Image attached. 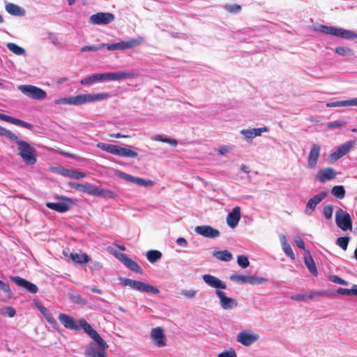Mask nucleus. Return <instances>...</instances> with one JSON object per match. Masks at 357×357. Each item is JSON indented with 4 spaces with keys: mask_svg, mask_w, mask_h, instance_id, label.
Here are the masks:
<instances>
[{
    "mask_svg": "<svg viewBox=\"0 0 357 357\" xmlns=\"http://www.w3.org/2000/svg\"><path fill=\"white\" fill-rule=\"evenodd\" d=\"M121 284L123 286H128L130 288L139 291L149 292L153 294H158L160 292L158 289L149 283L134 280L130 278L122 279Z\"/></svg>",
    "mask_w": 357,
    "mask_h": 357,
    "instance_id": "39448f33",
    "label": "nucleus"
},
{
    "mask_svg": "<svg viewBox=\"0 0 357 357\" xmlns=\"http://www.w3.org/2000/svg\"><path fill=\"white\" fill-rule=\"evenodd\" d=\"M351 50L343 47H337L335 48V52L340 55H345L347 52H350Z\"/></svg>",
    "mask_w": 357,
    "mask_h": 357,
    "instance_id": "e2e57ef3",
    "label": "nucleus"
},
{
    "mask_svg": "<svg viewBox=\"0 0 357 357\" xmlns=\"http://www.w3.org/2000/svg\"><path fill=\"white\" fill-rule=\"evenodd\" d=\"M98 197H102L107 199H115L117 196L116 195L109 190H105L100 188L98 192Z\"/></svg>",
    "mask_w": 357,
    "mask_h": 357,
    "instance_id": "79ce46f5",
    "label": "nucleus"
},
{
    "mask_svg": "<svg viewBox=\"0 0 357 357\" xmlns=\"http://www.w3.org/2000/svg\"><path fill=\"white\" fill-rule=\"evenodd\" d=\"M331 280L335 283H337L342 285H347V282L337 275H333L331 278Z\"/></svg>",
    "mask_w": 357,
    "mask_h": 357,
    "instance_id": "4d7b16f0",
    "label": "nucleus"
},
{
    "mask_svg": "<svg viewBox=\"0 0 357 357\" xmlns=\"http://www.w3.org/2000/svg\"><path fill=\"white\" fill-rule=\"evenodd\" d=\"M69 299L71 302L76 304L85 305L86 300L78 294L72 293L69 295Z\"/></svg>",
    "mask_w": 357,
    "mask_h": 357,
    "instance_id": "58836bf2",
    "label": "nucleus"
},
{
    "mask_svg": "<svg viewBox=\"0 0 357 357\" xmlns=\"http://www.w3.org/2000/svg\"><path fill=\"white\" fill-rule=\"evenodd\" d=\"M10 280L16 285L26 289L27 291L30 293L36 294L38 291V288L35 284L22 278H20V276L12 277Z\"/></svg>",
    "mask_w": 357,
    "mask_h": 357,
    "instance_id": "4468645a",
    "label": "nucleus"
},
{
    "mask_svg": "<svg viewBox=\"0 0 357 357\" xmlns=\"http://www.w3.org/2000/svg\"><path fill=\"white\" fill-rule=\"evenodd\" d=\"M34 303L39 311L43 314L47 321L52 325L56 324V321L54 318L52 314L38 301H34Z\"/></svg>",
    "mask_w": 357,
    "mask_h": 357,
    "instance_id": "393cba45",
    "label": "nucleus"
},
{
    "mask_svg": "<svg viewBox=\"0 0 357 357\" xmlns=\"http://www.w3.org/2000/svg\"><path fill=\"white\" fill-rule=\"evenodd\" d=\"M350 238L349 236H342L339 237L336 243L337 245H339L343 250H346L348 247V244L349 242Z\"/></svg>",
    "mask_w": 357,
    "mask_h": 357,
    "instance_id": "37998d69",
    "label": "nucleus"
},
{
    "mask_svg": "<svg viewBox=\"0 0 357 357\" xmlns=\"http://www.w3.org/2000/svg\"><path fill=\"white\" fill-rule=\"evenodd\" d=\"M135 76L134 73L129 72H116L106 73L107 80H121L132 78Z\"/></svg>",
    "mask_w": 357,
    "mask_h": 357,
    "instance_id": "5701e85b",
    "label": "nucleus"
},
{
    "mask_svg": "<svg viewBox=\"0 0 357 357\" xmlns=\"http://www.w3.org/2000/svg\"><path fill=\"white\" fill-rule=\"evenodd\" d=\"M8 49L16 55H23L25 53V50L13 43H8L7 44Z\"/></svg>",
    "mask_w": 357,
    "mask_h": 357,
    "instance_id": "e433bc0d",
    "label": "nucleus"
},
{
    "mask_svg": "<svg viewBox=\"0 0 357 357\" xmlns=\"http://www.w3.org/2000/svg\"><path fill=\"white\" fill-rule=\"evenodd\" d=\"M97 147L102 151L121 157L136 158L138 155L135 151L112 144L100 142L97 144Z\"/></svg>",
    "mask_w": 357,
    "mask_h": 357,
    "instance_id": "20e7f679",
    "label": "nucleus"
},
{
    "mask_svg": "<svg viewBox=\"0 0 357 357\" xmlns=\"http://www.w3.org/2000/svg\"><path fill=\"white\" fill-rule=\"evenodd\" d=\"M6 11L13 15L22 16L24 14V10L19 6L9 3L6 6Z\"/></svg>",
    "mask_w": 357,
    "mask_h": 357,
    "instance_id": "cd10ccee",
    "label": "nucleus"
},
{
    "mask_svg": "<svg viewBox=\"0 0 357 357\" xmlns=\"http://www.w3.org/2000/svg\"><path fill=\"white\" fill-rule=\"evenodd\" d=\"M328 107L357 106V98L351 100L336 101L327 105Z\"/></svg>",
    "mask_w": 357,
    "mask_h": 357,
    "instance_id": "c756f323",
    "label": "nucleus"
},
{
    "mask_svg": "<svg viewBox=\"0 0 357 357\" xmlns=\"http://www.w3.org/2000/svg\"><path fill=\"white\" fill-rule=\"evenodd\" d=\"M61 174L63 176L70 177V178H76V179H80V178L85 177V174H84L81 172H78V171H75V170H70V169H63Z\"/></svg>",
    "mask_w": 357,
    "mask_h": 357,
    "instance_id": "7c9ffc66",
    "label": "nucleus"
},
{
    "mask_svg": "<svg viewBox=\"0 0 357 357\" xmlns=\"http://www.w3.org/2000/svg\"><path fill=\"white\" fill-rule=\"evenodd\" d=\"M304 262L310 272L313 275L317 276L318 275L317 266L309 251L305 250V253L304 255Z\"/></svg>",
    "mask_w": 357,
    "mask_h": 357,
    "instance_id": "a878e982",
    "label": "nucleus"
},
{
    "mask_svg": "<svg viewBox=\"0 0 357 357\" xmlns=\"http://www.w3.org/2000/svg\"><path fill=\"white\" fill-rule=\"evenodd\" d=\"M335 221L337 225L342 230L352 229V220L350 215L339 208L335 213Z\"/></svg>",
    "mask_w": 357,
    "mask_h": 357,
    "instance_id": "6e6552de",
    "label": "nucleus"
},
{
    "mask_svg": "<svg viewBox=\"0 0 357 357\" xmlns=\"http://www.w3.org/2000/svg\"><path fill=\"white\" fill-rule=\"evenodd\" d=\"M283 250L284 252V253L289 257H290L291 259H295V255L294 254V252L290 246L289 244L287 243H283Z\"/></svg>",
    "mask_w": 357,
    "mask_h": 357,
    "instance_id": "603ef678",
    "label": "nucleus"
},
{
    "mask_svg": "<svg viewBox=\"0 0 357 357\" xmlns=\"http://www.w3.org/2000/svg\"><path fill=\"white\" fill-rule=\"evenodd\" d=\"M195 231L199 235L210 238H217L220 234L218 229H214L209 225L197 226L195 229Z\"/></svg>",
    "mask_w": 357,
    "mask_h": 357,
    "instance_id": "dca6fc26",
    "label": "nucleus"
},
{
    "mask_svg": "<svg viewBox=\"0 0 357 357\" xmlns=\"http://www.w3.org/2000/svg\"><path fill=\"white\" fill-rule=\"evenodd\" d=\"M230 279L234 282L242 284L248 283L250 284H261L267 281V280L264 278H257L254 276L240 274H233L230 276Z\"/></svg>",
    "mask_w": 357,
    "mask_h": 357,
    "instance_id": "9b49d317",
    "label": "nucleus"
},
{
    "mask_svg": "<svg viewBox=\"0 0 357 357\" xmlns=\"http://www.w3.org/2000/svg\"><path fill=\"white\" fill-rule=\"evenodd\" d=\"M331 194L336 198L342 199L346 195L343 185H335L331 189Z\"/></svg>",
    "mask_w": 357,
    "mask_h": 357,
    "instance_id": "f704fd0d",
    "label": "nucleus"
},
{
    "mask_svg": "<svg viewBox=\"0 0 357 357\" xmlns=\"http://www.w3.org/2000/svg\"><path fill=\"white\" fill-rule=\"evenodd\" d=\"M94 82H95V81L91 75L86 77L80 80V84L82 85H88V84H91L92 83H94Z\"/></svg>",
    "mask_w": 357,
    "mask_h": 357,
    "instance_id": "680f3d73",
    "label": "nucleus"
},
{
    "mask_svg": "<svg viewBox=\"0 0 357 357\" xmlns=\"http://www.w3.org/2000/svg\"><path fill=\"white\" fill-rule=\"evenodd\" d=\"M91 76L93 77L95 82H100V81H107L106 73L94 74V75H92Z\"/></svg>",
    "mask_w": 357,
    "mask_h": 357,
    "instance_id": "6e6d98bb",
    "label": "nucleus"
},
{
    "mask_svg": "<svg viewBox=\"0 0 357 357\" xmlns=\"http://www.w3.org/2000/svg\"><path fill=\"white\" fill-rule=\"evenodd\" d=\"M354 142L349 141L347 143L342 144L337 149V150L339 151V152H340V153L342 155V156H344L345 154H347L351 150V149L354 146Z\"/></svg>",
    "mask_w": 357,
    "mask_h": 357,
    "instance_id": "ea45409f",
    "label": "nucleus"
},
{
    "mask_svg": "<svg viewBox=\"0 0 357 357\" xmlns=\"http://www.w3.org/2000/svg\"><path fill=\"white\" fill-rule=\"evenodd\" d=\"M321 146L319 144H313L307 158V166L310 169L316 167L320 155Z\"/></svg>",
    "mask_w": 357,
    "mask_h": 357,
    "instance_id": "a211bd4d",
    "label": "nucleus"
},
{
    "mask_svg": "<svg viewBox=\"0 0 357 357\" xmlns=\"http://www.w3.org/2000/svg\"><path fill=\"white\" fill-rule=\"evenodd\" d=\"M5 310V313L7 314L9 317H13L16 314L15 310L12 307H7Z\"/></svg>",
    "mask_w": 357,
    "mask_h": 357,
    "instance_id": "774afa93",
    "label": "nucleus"
},
{
    "mask_svg": "<svg viewBox=\"0 0 357 357\" xmlns=\"http://www.w3.org/2000/svg\"><path fill=\"white\" fill-rule=\"evenodd\" d=\"M155 139L160 142L169 143L174 146H176L177 145V141L176 139L167 138L160 135H157L155 137Z\"/></svg>",
    "mask_w": 357,
    "mask_h": 357,
    "instance_id": "de8ad7c7",
    "label": "nucleus"
},
{
    "mask_svg": "<svg viewBox=\"0 0 357 357\" xmlns=\"http://www.w3.org/2000/svg\"><path fill=\"white\" fill-rule=\"evenodd\" d=\"M259 338V335L246 331L240 332L237 335V341L246 347L251 345Z\"/></svg>",
    "mask_w": 357,
    "mask_h": 357,
    "instance_id": "f3484780",
    "label": "nucleus"
},
{
    "mask_svg": "<svg viewBox=\"0 0 357 357\" xmlns=\"http://www.w3.org/2000/svg\"><path fill=\"white\" fill-rule=\"evenodd\" d=\"M202 278L203 280L211 287L222 289L227 287L226 284L223 281L212 275L205 274L202 276Z\"/></svg>",
    "mask_w": 357,
    "mask_h": 357,
    "instance_id": "412c9836",
    "label": "nucleus"
},
{
    "mask_svg": "<svg viewBox=\"0 0 357 357\" xmlns=\"http://www.w3.org/2000/svg\"><path fill=\"white\" fill-rule=\"evenodd\" d=\"M109 97V94L107 93L96 94H79L75 96L68 98H61L56 99L55 103L56 105H73L76 106L82 105L86 102L100 101Z\"/></svg>",
    "mask_w": 357,
    "mask_h": 357,
    "instance_id": "f03ea898",
    "label": "nucleus"
},
{
    "mask_svg": "<svg viewBox=\"0 0 357 357\" xmlns=\"http://www.w3.org/2000/svg\"><path fill=\"white\" fill-rule=\"evenodd\" d=\"M328 195L327 192H321L319 194L314 195L310 198L305 207V213L311 214L315 209L317 204H319Z\"/></svg>",
    "mask_w": 357,
    "mask_h": 357,
    "instance_id": "aec40b11",
    "label": "nucleus"
},
{
    "mask_svg": "<svg viewBox=\"0 0 357 357\" xmlns=\"http://www.w3.org/2000/svg\"><path fill=\"white\" fill-rule=\"evenodd\" d=\"M127 178L129 181H130L135 183H137L139 185H142V186H151V185H153V184H154L153 181L145 180V179L141 178L135 177V176H132L130 175H127Z\"/></svg>",
    "mask_w": 357,
    "mask_h": 357,
    "instance_id": "473e14b6",
    "label": "nucleus"
},
{
    "mask_svg": "<svg viewBox=\"0 0 357 357\" xmlns=\"http://www.w3.org/2000/svg\"><path fill=\"white\" fill-rule=\"evenodd\" d=\"M218 357H236V354L234 351H225L220 353Z\"/></svg>",
    "mask_w": 357,
    "mask_h": 357,
    "instance_id": "052dcab7",
    "label": "nucleus"
},
{
    "mask_svg": "<svg viewBox=\"0 0 357 357\" xmlns=\"http://www.w3.org/2000/svg\"><path fill=\"white\" fill-rule=\"evenodd\" d=\"M295 243L300 249L304 250L305 251V243L302 238H301L299 236H296L295 238Z\"/></svg>",
    "mask_w": 357,
    "mask_h": 357,
    "instance_id": "0e129e2a",
    "label": "nucleus"
},
{
    "mask_svg": "<svg viewBox=\"0 0 357 357\" xmlns=\"http://www.w3.org/2000/svg\"><path fill=\"white\" fill-rule=\"evenodd\" d=\"M144 42V38L141 36L136 38H131L128 40L121 41L123 50L132 49L139 46Z\"/></svg>",
    "mask_w": 357,
    "mask_h": 357,
    "instance_id": "bb28decb",
    "label": "nucleus"
},
{
    "mask_svg": "<svg viewBox=\"0 0 357 357\" xmlns=\"http://www.w3.org/2000/svg\"><path fill=\"white\" fill-rule=\"evenodd\" d=\"M100 188L92 184L86 183L84 192L91 195L98 196Z\"/></svg>",
    "mask_w": 357,
    "mask_h": 357,
    "instance_id": "a19ab883",
    "label": "nucleus"
},
{
    "mask_svg": "<svg viewBox=\"0 0 357 357\" xmlns=\"http://www.w3.org/2000/svg\"><path fill=\"white\" fill-rule=\"evenodd\" d=\"M102 47H101V45H98V46H96V45H86V46H83L81 48V52H88V51H97Z\"/></svg>",
    "mask_w": 357,
    "mask_h": 357,
    "instance_id": "864d4df0",
    "label": "nucleus"
},
{
    "mask_svg": "<svg viewBox=\"0 0 357 357\" xmlns=\"http://www.w3.org/2000/svg\"><path fill=\"white\" fill-rule=\"evenodd\" d=\"M268 131L267 128L262 127L259 128L244 129L241 131V134L247 139H252L255 137L260 136L262 132Z\"/></svg>",
    "mask_w": 357,
    "mask_h": 357,
    "instance_id": "b1692460",
    "label": "nucleus"
},
{
    "mask_svg": "<svg viewBox=\"0 0 357 357\" xmlns=\"http://www.w3.org/2000/svg\"><path fill=\"white\" fill-rule=\"evenodd\" d=\"M14 141L18 145L19 155L22 157L24 162L28 165L35 164L37 161L35 148L26 142L20 139L18 137Z\"/></svg>",
    "mask_w": 357,
    "mask_h": 357,
    "instance_id": "7ed1b4c3",
    "label": "nucleus"
},
{
    "mask_svg": "<svg viewBox=\"0 0 357 357\" xmlns=\"http://www.w3.org/2000/svg\"><path fill=\"white\" fill-rule=\"evenodd\" d=\"M18 89L26 96L36 100H43L47 96V93L43 89L33 85H20Z\"/></svg>",
    "mask_w": 357,
    "mask_h": 357,
    "instance_id": "0eeeda50",
    "label": "nucleus"
},
{
    "mask_svg": "<svg viewBox=\"0 0 357 357\" xmlns=\"http://www.w3.org/2000/svg\"><path fill=\"white\" fill-rule=\"evenodd\" d=\"M49 38L51 40V42L56 46L60 47L61 43L56 36L54 34L50 33H49Z\"/></svg>",
    "mask_w": 357,
    "mask_h": 357,
    "instance_id": "bf43d9fd",
    "label": "nucleus"
},
{
    "mask_svg": "<svg viewBox=\"0 0 357 357\" xmlns=\"http://www.w3.org/2000/svg\"><path fill=\"white\" fill-rule=\"evenodd\" d=\"M237 263L241 268H247L249 264L248 258L245 255H239L237 258Z\"/></svg>",
    "mask_w": 357,
    "mask_h": 357,
    "instance_id": "8fccbe9b",
    "label": "nucleus"
},
{
    "mask_svg": "<svg viewBox=\"0 0 357 357\" xmlns=\"http://www.w3.org/2000/svg\"><path fill=\"white\" fill-rule=\"evenodd\" d=\"M336 176L337 172L333 168L326 167L319 169L317 172L316 178L319 182L324 183L335 178Z\"/></svg>",
    "mask_w": 357,
    "mask_h": 357,
    "instance_id": "6ab92c4d",
    "label": "nucleus"
},
{
    "mask_svg": "<svg viewBox=\"0 0 357 357\" xmlns=\"http://www.w3.org/2000/svg\"><path fill=\"white\" fill-rule=\"evenodd\" d=\"M70 258L75 263L77 264H86L89 261V257L86 253H71Z\"/></svg>",
    "mask_w": 357,
    "mask_h": 357,
    "instance_id": "2f4dec72",
    "label": "nucleus"
},
{
    "mask_svg": "<svg viewBox=\"0 0 357 357\" xmlns=\"http://www.w3.org/2000/svg\"><path fill=\"white\" fill-rule=\"evenodd\" d=\"M112 254L130 270L139 274L143 273V271L140 266L135 261L129 258L127 255L117 251H114Z\"/></svg>",
    "mask_w": 357,
    "mask_h": 357,
    "instance_id": "1a4fd4ad",
    "label": "nucleus"
},
{
    "mask_svg": "<svg viewBox=\"0 0 357 357\" xmlns=\"http://www.w3.org/2000/svg\"><path fill=\"white\" fill-rule=\"evenodd\" d=\"M195 294L196 291L194 290H186L182 292V294L188 298H193L195 296Z\"/></svg>",
    "mask_w": 357,
    "mask_h": 357,
    "instance_id": "338daca9",
    "label": "nucleus"
},
{
    "mask_svg": "<svg viewBox=\"0 0 357 357\" xmlns=\"http://www.w3.org/2000/svg\"><path fill=\"white\" fill-rule=\"evenodd\" d=\"M114 20V15L110 13H98L89 18L93 24H108Z\"/></svg>",
    "mask_w": 357,
    "mask_h": 357,
    "instance_id": "ddd939ff",
    "label": "nucleus"
},
{
    "mask_svg": "<svg viewBox=\"0 0 357 357\" xmlns=\"http://www.w3.org/2000/svg\"><path fill=\"white\" fill-rule=\"evenodd\" d=\"M216 294L220 299L221 307L224 310H230L238 305L236 299L226 296L225 292L221 290L217 289Z\"/></svg>",
    "mask_w": 357,
    "mask_h": 357,
    "instance_id": "2eb2a0df",
    "label": "nucleus"
},
{
    "mask_svg": "<svg viewBox=\"0 0 357 357\" xmlns=\"http://www.w3.org/2000/svg\"><path fill=\"white\" fill-rule=\"evenodd\" d=\"M337 292L343 295L357 296V284H353L351 289L339 288Z\"/></svg>",
    "mask_w": 357,
    "mask_h": 357,
    "instance_id": "4c0bfd02",
    "label": "nucleus"
},
{
    "mask_svg": "<svg viewBox=\"0 0 357 357\" xmlns=\"http://www.w3.org/2000/svg\"><path fill=\"white\" fill-rule=\"evenodd\" d=\"M323 292L312 291L310 294H295L291 296V298L294 301H307L313 298L315 296H322Z\"/></svg>",
    "mask_w": 357,
    "mask_h": 357,
    "instance_id": "c85d7f7f",
    "label": "nucleus"
},
{
    "mask_svg": "<svg viewBox=\"0 0 357 357\" xmlns=\"http://www.w3.org/2000/svg\"><path fill=\"white\" fill-rule=\"evenodd\" d=\"M320 32L327 34L331 35L337 37H340L342 38L346 39H354L357 38V33L349 31L346 30L342 28H337L333 26H328L326 25H321L319 27Z\"/></svg>",
    "mask_w": 357,
    "mask_h": 357,
    "instance_id": "423d86ee",
    "label": "nucleus"
},
{
    "mask_svg": "<svg viewBox=\"0 0 357 357\" xmlns=\"http://www.w3.org/2000/svg\"><path fill=\"white\" fill-rule=\"evenodd\" d=\"M342 157H343L342 155L340 153V152H339L337 149L335 152L329 155V159L331 161H336L341 158Z\"/></svg>",
    "mask_w": 357,
    "mask_h": 357,
    "instance_id": "13d9d810",
    "label": "nucleus"
},
{
    "mask_svg": "<svg viewBox=\"0 0 357 357\" xmlns=\"http://www.w3.org/2000/svg\"><path fill=\"white\" fill-rule=\"evenodd\" d=\"M101 47H106L108 50H123L121 41L113 44L102 43Z\"/></svg>",
    "mask_w": 357,
    "mask_h": 357,
    "instance_id": "49530a36",
    "label": "nucleus"
},
{
    "mask_svg": "<svg viewBox=\"0 0 357 357\" xmlns=\"http://www.w3.org/2000/svg\"><path fill=\"white\" fill-rule=\"evenodd\" d=\"M0 135L6 136L8 139H10L12 141L17 139V137L15 134H14L10 130H8L1 126H0Z\"/></svg>",
    "mask_w": 357,
    "mask_h": 357,
    "instance_id": "a18cd8bd",
    "label": "nucleus"
},
{
    "mask_svg": "<svg viewBox=\"0 0 357 357\" xmlns=\"http://www.w3.org/2000/svg\"><path fill=\"white\" fill-rule=\"evenodd\" d=\"M346 125H347V121L337 120V121H334L332 122H328L327 123V128L328 129H334V128H340L342 126H344Z\"/></svg>",
    "mask_w": 357,
    "mask_h": 357,
    "instance_id": "09e8293b",
    "label": "nucleus"
},
{
    "mask_svg": "<svg viewBox=\"0 0 357 357\" xmlns=\"http://www.w3.org/2000/svg\"><path fill=\"white\" fill-rule=\"evenodd\" d=\"M323 213H324L325 218L327 220L331 219L333 216V206L332 205H326L324 207Z\"/></svg>",
    "mask_w": 357,
    "mask_h": 357,
    "instance_id": "3c124183",
    "label": "nucleus"
},
{
    "mask_svg": "<svg viewBox=\"0 0 357 357\" xmlns=\"http://www.w3.org/2000/svg\"><path fill=\"white\" fill-rule=\"evenodd\" d=\"M0 289L5 293L10 294V289L9 285L1 280H0Z\"/></svg>",
    "mask_w": 357,
    "mask_h": 357,
    "instance_id": "69168bd1",
    "label": "nucleus"
},
{
    "mask_svg": "<svg viewBox=\"0 0 357 357\" xmlns=\"http://www.w3.org/2000/svg\"><path fill=\"white\" fill-rule=\"evenodd\" d=\"M61 198L64 200L63 202H47L45 206L52 210H54L59 213H65L68 211L70 208L69 204H72L73 200L66 197H61Z\"/></svg>",
    "mask_w": 357,
    "mask_h": 357,
    "instance_id": "f8f14e48",
    "label": "nucleus"
},
{
    "mask_svg": "<svg viewBox=\"0 0 357 357\" xmlns=\"http://www.w3.org/2000/svg\"><path fill=\"white\" fill-rule=\"evenodd\" d=\"M68 185L80 192H84L85 187V184H81L75 182H69Z\"/></svg>",
    "mask_w": 357,
    "mask_h": 357,
    "instance_id": "5fc2aeb1",
    "label": "nucleus"
},
{
    "mask_svg": "<svg viewBox=\"0 0 357 357\" xmlns=\"http://www.w3.org/2000/svg\"><path fill=\"white\" fill-rule=\"evenodd\" d=\"M226 11L230 13H237L241 10V6L238 4H226L224 6Z\"/></svg>",
    "mask_w": 357,
    "mask_h": 357,
    "instance_id": "c03bdc74",
    "label": "nucleus"
},
{
    "mask_svg": "<svg viewBox=\"0 0 357 357\" xmlns=\"http://www.w3.org/2000/svg\"><path fill=\"white\" fill-rule=\"evenodd\" d=\"M213 255L218 259L223 261H229L232 259L231 253L226 250L222 251H215Z\"/></svg>",
    "mask_w": 357,
    "mask_h": 357,
    "instance_id": "72a5a7b5",
    "label": "nucleus"
},
{
    "mask_svg": "<svg viewBox=\"0 0 357 357\" xmlns=\"http://www.w3.org/2000/svg\"><path fill=\"white\" fill-rule=\"evenodd\" d=\"M59 320L66 328L75 331L84 330L93 340V342L89 343V348L84 352L86 357H106L105 350L108 344L84 319H80L76 324L72 317L61 313L59 315Z\"/></svg>",
    "mask_w": 357,
    "mask_h": 357,
    "instance_id": "f257e3e1",
    "label": "nucleus"
},
{
    "mask_svg": "<svg viewBox=\"0 0 357 357\" xmlns=\"http://www.w3.org/2000/svg\"><path fill=\"white\" fill-rule=\"evenodd\" d=\"M162 257V253L156 250H151L146 252V258L151 263H155Z\"/></svg>",
    "mask_w": 357,
    "mask_h": 357,
    "instance_id": "c9c22d12",
    "label": "nucleus"
},
{
    "mask_svg": "<svg viewBox=\"0 0 357 357\" xmlns=\"http://www.w3.org/2000/svg\"><path fill=\"white\" fill-rule=\"evenodd\" d=\"M241 219V208L235 206L227 216V223L231 228H234Z\"/></svg>",
    "mask_w": 357,
    "mask_h": 357,
    "instance_id": "4be33fe9",
    "label": "nucleus"
},
{
    "mask_svg": "<svg viewBox=\"0 0 357 357\" xmlns=\"http://www.w3.org/2000/svg\"><path fill=\"white\" fill-rule=\"evenodd\" d=\"M150 338L158 347H163L167 345V337L164 334L163 329L160 326L151 329Z\"/></svg>",
    "mask_w": 357,
    "mask_h": 357,
    "instance_id": "9d476101",
    "label": "nucleus"
}]
</instances>
